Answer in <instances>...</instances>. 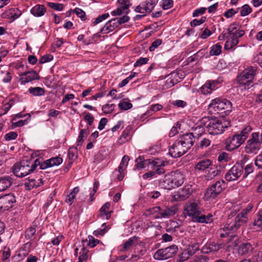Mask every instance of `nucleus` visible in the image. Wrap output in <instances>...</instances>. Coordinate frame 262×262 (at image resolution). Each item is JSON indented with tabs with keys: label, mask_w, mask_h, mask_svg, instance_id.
I'll use <instances>...</instances> for the list:
<instances>
[{
	"label": "nucleus",
	"mask_w": 262,
	"mask_h": 262,
	"mask_svg": "<svg viewBox=\"0 0 262 262\" xmlns=\"http://www.w3.org/2000/svg\"><path fill=\"white\" fill-rule=\"evenodd\" d=\"M118 106L121 110L126 111L131 108L133 106V105L130 102L128 101L122 100L118 104Z\"/></svg>",
	"instance_id": "nucleus-47"
},
{
	"label": "nucleus",
	"mask_w": 262,
	"mask_h": 262,
	"mask_svg": "<svg viewBox=\"0 0 262 262\" xmlns=\"http://www.w3.org/2000/svg\"><path fill=\"white\" fill-rule=\"evenodd\" d=\"M249 140L262 146V132L252 133Z\"/></svg>",
	"instance_id": "nucleus-36"
},
{
	"label": "nucleus",
	"mask_w": 262,
	"mask_h": 262,
	"mask_svg": "<svg viewBox=\"0 0 262 262\" xmlns=\"http://www.w3.org/2000/svg\"><path fill=\"white\" fill-rule=\"evenodd\" d=\"M255 164L258 168H262V152L256 156L255 159Z\"/></svg>",
	"instance_id": "nucleus-64"
},
{
	"label": "nucleus",
	"mask_w": 262,
	"mask_h": 262,
	"mask_svg": "<svg viewBox=\"0 0 262 262\" xmlns=\"http://www.w3.org/2000/svg\"><path fill=\"white\" fill-rule=\"evenodd\" d=\"M212 215L211 214H208L207 215L204 214H200V216L197 219V220H195V222L201 223H208L212 221Z\"/></svg>",
	"instance_id": "nucleus-40"
},
{
	"label": "nucleus",
	"mask_w": 262,
	"mask_h": 262,
	"mask_svg": "<svg viewBox=\"0 0 262 262\" xmlns=\"http://www.w3.org/2000/svg\"><path fill=\"white\" fill-rule=\"evenodd\" d=\"M252 12V9L248 4L243 5L241 8L240 15L242 16H245L249 14Z\"/></svg>",
	"instance_id": "nucleus-44"
},
{
	"label": "nucleus",
	"mask_w": 262,
	"mask_h": 262,
	"mask_svg": "<svg viewBox=\"0 0 262 262\" xmlns=\"http://www.w3.org/2000/svg\"><path fill=\"white\" fill-rule=\"evenodd\" d=\"M48 5L51 8L56 11H61L63 8V5L60 3L49 2L48 3Z\"/></svg>",
	"instance_id": "nucleus-53"
},
{
	"label": "nucleus",
	"mask_w": 262,
	"mask_h": 262,
	"mask_svg": "<svg viewBox=\"0 0 262 262\" xmlns=\"http://www.w3.org/2000/svg\"><path fill=\"white\" fill-rule=\"evenodd\" d=\"M115 104H106L102 106V110L105 114L111 113L114 110Z\"/></svg>",
	"instance_id": "nucleus-52"
},
{
	"label": "nucleus",
	"mask_w": 262,
	"mask_h": 262,
	"mask_svg": "<svg viewBox=\"0 0 262 262\" xmlns=\"http://www.w3.org/2000/svg\"><path fill=\"white\" fill-rule=\"evenodd\" d=\"M212 163V162L210 159H203L196 163L194 169L198 171H204L208 168Z\"/></svg>",
	"instance_id": "nucleus-27"
},
{
	"label": "nucleus",
	"mask_w": 262,
	"mask_h": 262,
	"mask_svg": "<svg viewBox=\"0 0 262 262\" xmlns=\"http://www.w3.org/2000/svg\"><path fill=\"white\" fill-rule=\"evenodd\" d=\"M209 258L206 256L200 255L195 257L189 262H208Z\"/></svg>",
	"instance_id": "nucleus-63"
},
{
	"label": "nucleus",
	"mask_w": 262,
	"mask_h": 262,
	"mask_svg": "<svg viewBox=\"0 0 262 262\" xmlns=\"http://www.w3.org/2000/svg\"><path fill=\"white\" fill-rule=\"evenodd\" d=\"M68 157L70 163L72 164L73 162L77 158V149L74 147H70L68 150Z\"/></svg>",
	"instance_id": "nucleus-41"
},
{
	"label": "nucleus",
	"mask_w": 262,
	"mask_h": 262,
	"mask_svg": "<svg viewBox=\"0 0 262 262\" xmlns=\"http://www.w3.org/2000/svg\"><path fill=\"white\" fill-rule=\"evenodd\" d=\"M192 191L191 186H185L183 189L176 192L172 195V199L178 202L184 201L189 197Z\"/></svg>",
	"instance_id": "nucleus-14"
},
{
	"label": "nucleus",
	"mask_w": 262,
	"mask_h": 262,
	"mask_svg": "<svg viewBox=\"0 0 262 262\" xmlns=\"http://www.w3.org/2000/svg\"><path fill=\"white\" fill-rule=\"evenodd\" d=\"M202 56H203V53H201V51H199L197 53L189 57L188 58V61L189 62H193L196 60H198L199 58H201Z\"/></svg>",
	"instance_id": "nucleus-62"
},
{
	"label": "nucleus",
	"mask_w": 262,
	"mask_h": 262,
	"mask_svg": "<svg viewBox=\"0 0 262 262\" xmlns=\"http://www.w3.org/2000/svg\"><path fill=\"white\" fill-rule=\"evenodd\" d=\"M88 241L89 243L88 244V246H97L99 244H102L99 240L95 238L92 235L88 236Z\"/></svg>",
	"instance_id": "nucleus-55"
},
{
	"label": "nucleus",
	"mask_w": 262,
	"mask_h": 262,
	"mask_svg": "<svg viewBox=\"0 0 262 262\" xmlns=\"http://www.w3.org/2000/svg\"><path fill=\"white\" fill-rule=\"evenodd\" d=\"M201 122L209 134L213 135L223 133L230 126V122L224 119H218L209 117L202 118Z\"/></svg>",
	"instance_id": "nucleus-2"
},
{
	"label": "nucleus",
	"mask_w": 262,
	"mask_h": 262,
	"mask_svg": "<svg viewBox=\"0 0 262 262\" xmlns=\"http://www.w3.org/2000/svg\"><path fill=\"white\" fill-rule=\"evenodd\" d=\"M244 142L242 137H241L237 133L235 134L226 139V149L228 151H232L238 148Z\"/></svg>",
	"instance_id": "nucleus-10"
},
{
	"label": "nucleus",
	"mask_w": 262,
	"mask_h": 262,
	"mask_svg": "<svg viewBox=\"0 0 262 262\" xmlns=\"http://www.w3.org/2000/svg\"><path fill=\"white\" fill-rule=\"evenodd\" d=\"M200 250V249L199 250ZM201 253L204 254H208L212 251H216L219 250V248H216V247H202L200 249Z\"/></svg>",
	"instance_id": "nucleus-59"
},
{
	"label": "nucleus",
	"mask_w": 262,
	"mask_h": 262,
	"mask_svg": "<svg viewBox=\"0 0 262 262\" xmlns=\"http://www.w3.org/2000/svg\"><path fill=\"white\" fill-rule=\"evenodd\" d=\"M139 242V238L138 236H134L126 241L124 243L123 246H132L134 245H137Z\"/></svg>",
	"instance_id": "nucleus-49"
},
{
	"label": "nucleus",
	"mask_w": 262,
	"mask_h": 262,
	"mask_svg": "<svg viewBox=\"0 0 262 262\" xmlns=\"http://www.w3.org/2000/svg\"><path fill=\"white\" fill-rule=\"evenodd\" d=\"M227 244L228 246H238L239 240L238 236L236 235L231 236L228 239Z\"/></svg>",
	"instance_id": "nucleus-46"
},
{
	"label": "nucleus",
	"mask_w": 262,
	"mask_h": 262,
	"mask_svg": "<svg viewBox=\"0 0 262 262\" xmlns=\"http://www.w3.org/2000/svg\"><path fill=\"white\" fill-rule=\"evenodd\" d=\"M210 112L214 114L229 115L232 110V105L230 100L225 98H216L213 99L208 106Z\"/></svg>",
	"instance_id": "nucleus-4"
},
{
	"label": "nucleus",
	"mask_w": 262,
	"mask_h": 262,
	"mask_svg": "<svg viewBox=\"0 0 262 262\" xmlns=\"http://www.w3.org/2000/svg\"><path fill=\"white\" fill-rule=\"evenodd\" d=\"M125 170L126 168L119 166L118 168L119 174L117 176L118 181H122L123 179L125 174Z\"/></svg>",
	"instance_id": "nucleus-58"
},
{
	"label": "nucleus",
	"mask_w": 262,
	"mask_h": 262,
	"mask_svg": "<svg viewBox=\"0 0 262 262\" xmlns=\"http://www.w3.org/2000/svg\"><path fill=\"white\" fill-rule=\"evenodd\" d=\"M79 187H75L70 194L67 195L65 202L69 203L70 205H72L74 202V199H75L76 195L79 192Z\"/></svg>",
	"instance_id": "nucleus-35"
},
{
	"label": "nucleus",
	"mask_w": 262,
	"mask_h": 262,
	"mask_svg": "<svg viewBox=\"0 0 262 262\" xmlns=\"http://www.w3.org/2000/svg\"><path fill=\"white\" fill-rule=\"evenodd\" d=\"M178 247H166L157 251L154 254L155 259L162 260L172 257L178 251Z\"/></svg>",
	"instance_id": "nucleus-8"
},
{
	"label": "nucleus",
	"mask_w": 262,
	"mask_h": 262,
	"mask_svg": "<svg viewBox=\"0 0 262 262\" xmlns=\"http://www.w3.org/2000/svg\"><path fill=\"white\" fill-rule=\"evenodd\" d=\"M148 166H150V168L154 171L158 166H159V159H156L154 160H151V159L148 160Z\"/></svg>",
	"instance_id": "nucleus-61"
},
{
	"label": "nucleus",
	"mask_w": 262,
	"mask_h": 262,
	"mask_svg": "<svg viewBox=\"0 0 262 262\" xmlns=\"http://www.w3.org/2000/svg\"><path fill=\"white\" fill-rule=\"evenodd\" d=\"M19 76L20 77L19 80L21 84H25L33 80H38L39 79L38 74L34 70L22 73L19 74Z\"/></svg>",
	"instance_id": "nucleus-15"
},
{
	"label": "nucleus",
	"mask_w": 262,
	"mask_h": 262,
	"mask_svg": "<svg viewBox=\"0 0 262 262\" xmlns=\"http://www.w3.org/2000/svg\"><path fill=\"white\" fill-rule=\"evenodd\" d=\"M211 87V84L208 81L201 88V91L203 94H210L212 91Z\"/></svg>",
	"instance_id": "nucleus-45"
},
{
	"label": "nucleus",
	"mask_w": 262,
	"mask_h": 262,
	"mask_svg": "<svg viewBox=\"0 0 262 262\" xmlns=\"http://www.w3.org/2000/svg\"><path fill=\"white\" fill-rule=\"evenodd\" d=\"M244 172V165L236 163L229 169L225 175V178L228 182L237 180Z\"/></svg>",
	"instance_id": "nucleus-9"
},
{
	"label": "nucleus",
	"mask_w": 262,
	"mask_h": 262,
	"mask_svg": "<svg viewBox=\"0 0 262 262\" xmlns=\"http://www.w3.org/2000/svg\"><path fill=\"white\" fill-rule=\"evenodd\" d=\"M257 67L256 65L248 66L237 76V81L241 85L245 86V89H249L252 85L254 77L256 74Z\"/></svg>",
	"instance_id": "nucleus-5"
},
{
	"label": "nucleus",
	"mask_w": 262,
	"mask_h": 262,
	"mask_svg": "<svg viewBox=\"0 0 262 262\" xmlns=\"http://www.w3.org/2000/svg\"><path fill=\"white\" fill-rule=\"evenodd\" d=\"M211 140L207 138H203L200 142V147L201 149L208 147L211 144Z\"/></svg>",
	"instance_id": "nucleus-56"
},
{
	"label": "nucleus",
	"mask_w": 262,
	"mask_h": 262,
	"mask_svg": "<svg viewBox=\"0 0 262 262\" xmlns=\"http://www.w3.org/2000/svg\"><path fill=\"white\" fill-rule=\"evenodd\" d=\"M178 211V207L172 206L160 212V217L162 218L169 217L174 215Z\"/></svg>",
	"instance_id": "nucleus-28"
},
{
	"label": "nucleus",
	"mask_w": 262,
	"mask_h": 262,
	"mask_svg": "<svg viewBox=\"0 0 262 262\" xmlns=\"http://www.w3.org/2000/svg\"><path fill=\"white\" fill-rule=\"evenodd\" d=\"M159 0H146L143 2L135 9L137 12L140 13H149L154 9Z\"/></svg>",
	"instance_id": "nucleus-13"
},
{
	"label": "nucleus",
	"mask_w": 262,
	"mask_h": 262,
	"mask_svg": "<svg viewBox=\"0 0 262 262\" xmlns=\"http://www.w3.org/2000/svg\"><path fill=\"white\" fill-rule=\"evenodd\" d=\"M119 26L117 18L112 19L107 21L104 27L101 29V32L102 33L107 34L110 32L114 31L116 28Z\"/></svg>",
	"instance_id": "nucleus-25"
},
{
	"label": "nucleus",
	"mask_w": 262,
	"mask_h": 262,
	"mask_svg": "<svg viewBox=\"0 0 262 262\" xmlns=\"http://www.w3.org/2000/svg\"><path fill=\"white\" fill-rule=\"evenodd\" d=\"M174 188L181 186L185 180V176L181 171L177 170L170 172Z\"/></svg>",
	"instance_id": "nucleus-17"
},
{
	"label": "nucleus",
	"mask_w": 262,
	"mask_h": 262,
	"mask_svg": "<svg viewBox=\"0 0 262 262\" xmlns=\"http://www.w3.org/2000/svg\"><path fill=\"white\" fill-rule=\"evenodd\" d=\"M233 252H235L238 256L246 255L250 254L252 250L251 247H235Z\"/></svg>",
	"instance_id": "nucleus-30"
},
{
	"label": "nucleus",
	"mask_w": 262,
	"mask_h": 262,
	"mask_svg": "<svg viewBox=\"0 0 262 262\" xmlns=\"http://www.w3.org/2000/svg\"><path fill=\"white\" fill-rule=\"evenodd\" d=\"M199 250L198 247H187L179 255V261H184L188 259Z\"/></svg>",
	"instance_id": "nucleus-19"
},
{
	"label": "nucleus",
	"mask_w": 262,
	"mask_h": 262,
	"mask_svg": "<svg viewBox=\"0 0 262 262\" xmlns=\"http://www.w3.org/2000/svg\"><path fill=\"white\" fill-rule=\"evenodd\" d=\"M252 127L250 125H248L243 127L241 132L237 133V134L241 136V137H242L243 140L245 142L248 138L250 133L252 132Z\"/></svg>",
	"instance_id": "nucleus-33"
},
{
	"label": "nucleus",
	"mask_w": 262,
	"mask_h": 262,
	"mask_svg": "<svg viewBox=\"0 0 262 262\" xmlns=\"http://www.w3.org/2000/svg\"><path fill=\"white\" fill-rule=\"evenodd\" d=\"M227 31L230 35H234L237 37H242L245 33V31L241 30L240 26L236 23L231 24Z\"/></svg>",
	"instance_id": "nucleus-23"
},
{
	"label": "nucleus",
	"mask_w": 262,
	"mask_h": 262,
	"mask_svg": "<svg viewBox=\"0 0 262 262\" xmlns=\"http://www.w3.org/2000/svg\"><path fill=\"white\" fill-rule=\"evenodd\" d=\"M201 123V119H200L199 123L196 124L194 127H192L194 133L192 134L193 135V134H195L198 137L201 136L205 131L204 129L205 126Z\"/></svg>",
	"instance_id": "nucleus-34"
},
{
	"label": "nucleus",
	"mask_w": 262,
	"mask_h": 262,
	"mask_svg": "<svg viewBox=\"0 0 262 262\" xmlns=\"http://www.w3.org/2000/svg\"><path fill=\"white\" fill-rule=\"evenodd\" d=\"M29 92L34 96H41L45 95V90L40 87H31L29 89Z\"/></svg>",
	"instance_id": "nucleus-38"
},
{
	"label": "nucleus",
	"mask_w": 262,
	"mask_h": 262,
	"mask_svg": "<svg viewBox=\"0 0 262 262\" xmlns=\"http://www.w3.org/2000/svg\"><path fill=\"white\" fill-rule=\"evenodd\" d=\"M62 159L60 157H55L44 161L39 165V168L45 169L48 168L52 167L55 166H58L62 163Z\"/></svg>",
	"instance_id": "nucleus-16"
},
{
	"label": "nucleus",
	"mask_w": 262,
	"mask_h": 262,
	"mask_svg": "<svg viewBox=\"0 0 262 262\" xmlns=\"http://www.w3.org/2000/svg\"><path fill=\"white\" fill-rule=\"evenodd\" d=\"M248 220V216H244L241 213L237 214L235 218L234 222L226 224L225 228L228 231H236L239 227L245 224Z\"/></svg>",
	"instance_id": "nucleus-12"
},
{
	"label": "nucleus",
	"mask_w": 262,
	"mask_h": 262,
	"mask_svg": "<svg viewBox=\"0 0 262 262\" xmlns=\"http://www.w3.org/2000/svg\"><path fill=\"white\" fill-rule=\"evenodd\" d=\"M253 170L254 166L252 163L247 165L245 168L244 167L243 178H246L248 175L253 172Z\"/></svg>",
	"instance_id": "nucleus-51"
},
{
	"label": "nucleus",
	"mask_w": 262,
	"mask_h": 262,
	"mask_svg": "<svg viewBox=\"0 0 262 262\" xmlns=\"http://www.w3.org/2000/svg\"><path fill=\"white\" fill-rule=\"evenodd\" d=\"M14 101L13 100H10L8 102L5 104L2 108L4 112L0 114V117L3 114H6L14 104Z\"/></svg>",
	"instance_id": "nucleus-50"
},
{
	"label": "nucleus",
	"mask_w": 262,
	"mask_h": 262,
	"mask_svg": "<svg viewBox=\"0 0 262 262\" xmlns=\"http://www.w3.org/2000/svg\"><path fill=\"white\" fill-rule=\"evenodd\" d=\"M39 164L38 159H36L34 162L23 160L13 166L12 171L15 176L22 178L33 172Z\"/></svg>",
	"instance_id": "nucleus-3"
},
{
	"label": "nucleus",
	"mask_w": 262,
	"mask_h": 262,
	"mask_svg": "<svg viewBox=\"0 0 262 262\" xmlns=\"http://www.w3.org/2000/svg\"><path fill=\"white\" fill-rule=\"evenodd\" d=\"M21 14V11L18 8L9 9L1 14L3 18H11L12 20L18 18Z\"/></svg>",
	"instance_id": "nucleus-20"
},
{
	"label": "nucleus",
	"mask_w": 262,
	"mask_h": 262,
	"mask_svg": "<svg viewBox=\"0 0 262 262\" xmlns=\"http://www.w3.org/2000/svg\"><path fill=\"white\" fill-rule=\"evenodd\" d=\"M221 173V171L216 168H210L208 173L207 174L206 178L209 180L213 179L215 177L219 176Z\"/></svg>",
	"instance_id": "nucleus-43"
},
{
	"label": "nucleus",
	"mask_w": 262,
	"mask_h": 262,
	"mask_svg": "<svg viewBox=\"0 0 262 262\" xmlns=\"http://www.w3.org/2000/svg\"><path fill=\"white\" fill-rule=\"evenodd\" d=\"M253 225L262 229V210L258 212L257 217L255 220Z\"/></svg>",
	"instance_id": "nucleus-54"
},
{
	"label": "nucleus",
	"mask_w": 262,
	"mask_h": 262,
	"mask_svg": "<svg viewBox=\"0 0 262 262\" xmlns=\"http://www.w3.org/2000/svg\"><path fill=\"white\" fill-rule=\"evenodd\" d=\"M234 35H230L228 36L227 40L225 42L224 49L226 50L233 51L235 49L236 47L239 43V38Z\"/></svg>",
	"instance_id": "nucleus-22"
},
{
	"label": "nucleus",
	"mask_w": 262,
	"mask_h": 262,
	"mask_svg": "<svg viewBox=\"0 0 262 262\" xmlns=\"http://www.w3.org/2000/svg\"><path fill=\"white\" fill-rule=\"evenodd\" d=\"M173 4L172 0H162V7L164 10H167L172 8Z\"/></svg>",
	"instance_id": "nucleus-57"
},
{
	"label": "nucleus",
	"mask_w": 262,
	"mask_h": 262,
	"mask_svg": "<svg viewBox=\"0 0 262 262\" xmlns=\"http://www.w3.org/2000/svg\"><path fill=\"white\" fill-rule=\"evenodd\" d=\"M226 183L223 180H220L210 185L206 189L204 196L206 200L215 199L221 194L225 188Z\"/></svg>",
	"instance_id": "nucleus-7"
},
{
	"label": "nucleus",
	"mask_w": 262,
	"mask_h": 262,
	"mask_svg": "<svg viewBox=\"0 0 262 262\" xmlns=\"http://www.w3.org/2000/svg\"><path fill=\"white\" fill-rule=\"evenodd\" d=\"M80 248H76L75 250V255L78 256L79 252V259L85 260L88 258V250L86 247H79Z\"/></svg>",
	"instance_id": "nucleus-29"
},
{
	"label": "nucleus",
	"mask_w": 262,
	"mask_h": 262,
	"mask_svg": "<svg viewBox=\"0 0 262 262\" xmlns=\"http://www.w3.org/2000/svg\"><path fill=\"white\" fill-rule=\"evenodd\" d=\"M42 184L43 182L41 179H39L37 181H36L33 179H31L29 180V182L25 183V186L27 187H29V189L34 187L37 188Z\"/></svg>",
	"instance_id": "nucleus-37"
},
{
	"label": "nucleus",
	"mask_w": 262,
	"mask_h": 262,
	"mask_svg": "<svg viewBox=\"0 0 262 262\" xmlns=\"http://www.w3.org/2000/svg\"><path fill=\"white\" fill-rule=\"evenodd\" d=\"M46 12V8L43 5L37 4L34 6L30 10L31 13L35 17H41Z\"/></svg>",
	"instance_id": "nucleus-26"
},
{
	"label": "nucleus",
	"mask_w": 262,
	"mask_h": 262,
	"mask_svg": "<svg viewBox=\"0 0 262 262\" xmlns=\"http://www.w3.org/2000/svg\"><path fill=\"white\" fill-rule=\"evenodd\" d=\"M36 232V229L35 227H29L25 232V237L27 239H31L33 236L35 235Z\"/></svg>",
	"instance_id": "nucleus-48"
},
{
	"label": "nucleus",
	"mask_w": 262,
	"mask_h": 262,
	"mask_svg": "<svg viewBox=\"0 0 262 262\" xmlns=\"http://www.w3.org/2000/svg\"><path fill=\"white\" fill-rule=\"evenodd\" d=\"M111 204L109 202H106L100 209V214L101 216H104V214L108 212V210L110 208Z\"/></svg>",
	"instance_id": "nucleus-60"
},
{
	"label": "nucleus",
	"mask_w": 262,
	"mask_h": 262,
	"mask_svg": "<svg viewBox=\"0 0 262 262\" xmlns=\"http://www.w3.org/2000/svg\"><path fill=\"white\" fill-rule=\"evenodd\" d=\"M222 46L220 43H217L213 45L210 51L211 55H219L222 52Z\"/></svg>",
	"instance_id": "nucleus-42"
},
{
	"label": "nucleus",
	"mask_w": 262,
	"mask_h": 262,
	"mask_svg": "<svg viewBox=\"0 0 262 262\" xmlns=\"http://www.w3.org/2000/svg\"><path fill=\"white\" fill-rule=\"evenodd\" d=\"M200 204L199 200H194L188 201L184 207L183 216L186 218L188 215L191 217L193 222H195V220H197L201 214Z\"/></svg>",
	"instance_id": "nucleus-6"
},
{
	"label": "nucleus",
	"mask_w": 262,
	"mask_h": 262,
	"mask_svg": "<svg viewBox=\"0 0 262 262\" xmlns=\"http://www.w3.org/2000/svg\"><path fill=\"white\" fill-rule=\"evenodd\" d=\"M15 202V196L12 193L0 196V211L9 210L13 207Z\"/></svg>",
	"instance_id": "nucleus-11"
},
{
	"label": "nucleus",
	"mask_w": 262,
	"mask_h": 262,
	"mask_svg": "<svg viewBox=\"0 0 262 262\" xmlns=\"http://www.w3.org/2000/svg\"><path fill=\"white\" fill-rule=\"evenodd\" d=\"M262 147L261 146L248 139L244 147V151L247 154H256Z\"/></svg>",
	"instance_id": "nucleus-18"
},
{
	"label": "nucleus",
	"mask_w": 262,
	"mask_h": 262,
	"mask_svg": "<svg viewBox=\"0 0 262 262\" xmlns=\"http://www.w3.org/2000/svg\"><path fill=\"white\" fill-rule=\"evenodd\" d=\"M149 159L145 160L144 157L140 156L138 159L136 160V166L138 169H142L145 167L146 166H148V163Z\"/></svg>",
	"instance_id": "nucleus-39"
},
{
	"label": "nucleus",
	"mask_w": 262,
	"mask_h": 262,
	"mask_svg": "<svg viewBox=\"0 0 262 262\" xmlns=\"http://www.w3.org/2000/svg\"><path fill=\"white\" fill-rule=\"evenodd\" d=\"M13 179L11 176H4L0 177V192L9 189L13 183Z\"/></svg>",
	"instance_id": "nucleus-24"
},
{
	"label": "nucleus",
	"mask_w": 262,
	"mask_h": 262,
	"mask_svg": "<svg viewBox=\"0 0 262 262\" xmlns=\"http://www.w3.org/2000/svg\"><path fill=\"white\" fill-rule=\"evenodd\" d=\"M162 107V105L159 103L150 105L149 108L142 115L141 119L144 118V116L147 117L151 115L153 113L161 110Z\"/></svg>",
	"instance_id": "nucleus-31"
},
{
	"label": "nucleus",
	"mask_w": 262,
	"mask_h": 262,
	"mask_svg": "<svg viewBox=\"0 0 262 262\" xmlns=\"http://www.w3.org/2000/svg\"><path fill=\"white\" fill-rule=\"evenodd\" d=\"M194 135L188 133L181 136L169 149V154L173 158L181 157L186 153L194 143Z\"/></svg>",
	"instance_id": "nucleus-1"
},
{
	"label": "nucleus",
	"mask_w": 262,
	"mask_h": 262,
	"mask_svg": "<svg viewBox=\"0 0 262 262\" xmlns=\"http://www.w3.org/2000/svg\"><path fill=\"white\" fill-rule=\"evenodd\" d=\"M89 134V130L88 127L85 129H82L80 130L76 142L77 146H80L83 144L84 139L86 138Z\"/></svg>",
	"instance_id": "nucleus-32"
},
{
	"label": "nucleus",
	"mask_w": 262,
	"mask_h": 262,
	"mask_svg": "<svg viewBox=\"0 0 262 262\" xmlns=\"http://www.w3.org/2000/svg\"><path fill=\"white\" fill-rule=\"evenodd\" d=\"M160 185L163 188L170 190L174 188L170 172L166 174L160 181Z\"/></svg>",
	"instance_id": "nucleus-21"
}]
</instances>
